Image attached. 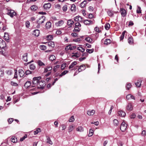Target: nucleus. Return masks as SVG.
I'll list each match as a JSON object with an SVG mask.
<instances>
[{"mask_svg":"<svg viewBox=\"0 0 146 146\" xmlns=\"http://www.w3.org/2000/svg\"><path fill=\"white\" fill-rule=\"evenodd\" d=\"M41 77L40 76L34 77L33 79L32 82L34 86L33 87H35L36 86H37L39 81V80L41 79Z\"/></svg>","mask_w":146,"mask_h":146,"instance_id":"obj_1","label":"nucleus"},{"mask_svg":"<svg viewBox=\"0 0 146 146\" xmlns=\"http://www.w3.org/2000/svg\"><path fill=\"white\" fill-rule=\"evenodd\" d=\"M7 14L9 16L11 17L12 18L16 15V13L13 10H8Z\"/></svg>","mask_w":146,"mask_h":146,"instance_id":"obj_2","label":"nucleus"},{"mask_svg":"<svg viewBox=\"0 0 146 146\" xmlns=\"http://www.w3.org/2000/svg\"><path fill=\"white\" fill-rule=\"evenodd\" d=\"M45 85V84L44 81H39L37 86V88L42 89L44 88V87Z\"/></svg>","mask_w":146,"mask_h":146,"instance_id":"obj_3","label":"nucleus"},{"mask_svg":"<svg viewBox=\"0 0 146 146\" xmlns=\"http://www.w3.org/2000/svg\"><path fill=\"white\" fill-rule=\"evenodd\" d=\"M45 17L44 16H42L38 18L37 21L38 24H41L43 23L45 21Z\"/></svg>","mask_w":146,"mask_h":146,"instance_id":"obj_4","label":"nucleus"},{"mask_svg":"<svg viewBox=\"0 0 146 146\" xmlns=\"http://www.w3.org/2000/svg\"><path fill=\"white\" fill-rule=\"evenodd\" d=\"M6 46V43L5 41L1 38H0V48H3Z\"/></svg>","mask_w":146,"mask_h":146,"instance_id":"obj_5","label":"nucleus"},{"mask_svg":"<svg viewBox=\"0 0 146 146\" xmlns=\"http://www.w3.org/2000/svg\"><path fill=\"white\" fill-rule=\"evenodd\" d=\"M133 107L131 103H129L126 106V109L127 111H131L133 110Z\"/></svg>","mask_w":146,"mask_h":146,"instance_id":"obj_6","label":"nucleus"},{"mask_svg":"<svg viewBox=\"0 0 146 146\" xmlns=\"http://www.w3.org/2000/svg\"><path fill=\"white\" fill-rule=\"evenodd\" d=\"M83 23L84 24L87 25H92L93 23L92 21L90 20H89L88 19L84 20Z\"/></svg>","mask_w":146,"mask_h":146,"instance_id":"obj_7","label":"nucleus"},{"mask_svg":"<svg viewBox=\"0 0 146 146\" xmlns=\"http://www.w3.org/2000/svg\"><path fill=\"white\" fill-rule=\"evenodd\" d=\"M51 4L50 3H45L43 5V7L44 9L48 10L51 7Z\"/></svg>","mask_w":146,"mask_h":146,"instance_id":"obj_8","label":"nucleus"},{"mask_svg":"<svg viewBox=\"0 0 146 146\" xmlns=\"http://www.w3.org/2000/svg\"><path fill=\"white\" fill-rule=\"evenodd\" d=\"M64 23V21L62 20H61L56 22L55 23V25L57 27H59L62 25Z\"/></svg>","mask_w":146,"mask_h":146,"instance_id":"obj_9","label":"nucleus"},{"mask_svg":"<svg viewBox=\"0 0 146 146\" xmlns=\"http://www.w3.org/2000/svg\"><path fill=\"white\" fill-rule=\"evenodd\" d=\"M120 11L122 16L124 17L126 15V11L124 9L121 8L120 9Z\"/></svg>","mask_w":146,"mask_h":146,"instance_id":"obj_10","label":"nucleus"},{"mask_svg":"<svg viewBox=\"0 0 146 146\" xmlns=\"http://www.w3.org/2000/svg\"><path fill=\"white\" fill-rule=\"evenodd\" d=\"M86 68V67L84 65L80 66L78 69V72H80L83 70H84Z\"/></svg>","mask_w":146,"mask_h":146,"instance_id":"obj_11","label":"nucleus"},{"mask_svg":"<svg viewBox=\"0 0 146 146\" xmlns=\"http://www.w3.org/2000/svg\"><path fill=\"white\" fill-rule=\"evenodd\" d=\"M118 113L119 115L122 117H124L126 115L125 113L122 111H118Z\"/></svg>","mask_w":146,"mask_h":146,"instance_id":"obj_12","label":"nucleus"},{"mask_svg":"<svg viewBox=\"0 0 146 146\" xmlns=\"http://www.w3.org/2000/svg\"><path fill=\"white\" fill-rule=\"evenodd\" d=\"M95 111L94 110H88L87 111V114L89 115H93L95 113Z\"/></svg>","mask_w":146,"mask_h":146,"instance_id":"obj_13","label":"nucleus"},{"mask_svg":"<svg viewBox=\"0 0 146 146\" xmlns=\"http://www.w3.org/2000/svg\"><path fill=\"white\" fill-rule=\"evenodd\" d=\"M39 30L36 29L34 31L33 34L36 36H39Z\"/></svg>","mask_w":146,"mask_h":146,"instance_id":"obj_14","label":"nucleus"},{"mask_svg":"<svg viewBox=\"0 0 146 146\" xmlns=\"http://www.w3.org/2000/svg\"><path fill=\"white\" fill-rule=\"evenodd\" d=\"M142 82V80L141 79L137 80V82L135 83L136 86L138 87H139L141 86V84Z\"/></svg>","mask_w":146,"mask_h":146,"instance_id":"obj_15","label":"nucleus"},{"mask_svg":"<svg viewBox=\"0 0 146 146\" xmlns=\"http://www.w3.org/2000/svg\"><path fill=\"white\" fill-rule=\"evenodd\" d=\"M4 38L5 40L8 41L9 40V36L7 33H5Z\"/></svg>","mask_w":146,"mask_h":146,"instance_id":"obj_16","label":"nucleus"},{"mask_svg":"<svg viewBox=\"0 0 146 146\" xmlns=\"http://www.w3.org/2000/svg\"><path fill=\"white\" fill-rule=\"evenodd\" d=\"M48 45L50 47H54V42L52 41H50L47 42Z\"/></svg>","mask_w":146,"mask_h":146,"instance_id":"obj_17","label":"nucleus"},{"mask_svg":"<svg viewBox=\"0 0 146 146\" xmlns=\"http://www.w3.org/2000/svg\"><path fill=\"white\" fill-rule=\"evenodd\" d=\"M19 75L20 77H22L25 74L24 71L22 69H19Z\"/></svg>","mask_w":146,"mask_h":146,"instance_id":"obj_18","label":"nucleus"},{"mask_svg":"<svg viewBox=\"0 0 146 146\" xmlns=\"http://www.w3.org/2000/svg\"><path fill=\"white\" fill-rule=\"evenodd\" d=\"M74 23V21L71 19L69 20L67 22V24L70 27H71Z\"/></svg>","mask_w":146,"mask_h":146,"instance_id":"obj_19","label":"nucleus"},{"mask_svg":"<svg viewBox=\"0 0 146 146\" xmlns=\"http://www.w3.org/2000/svg\"><path fill=\"white\" fill-rule=\"evenodd\" d=\"M85 40L88 42L92 43L94 42V41H93L92 39L89 37H86L85 38Z\"/></svg>","mask_w":146,"mask_h":146,"instance_id":"obj_20","label":"nucleus"},{"mask_svg":"<svg viewBox=\"0 0 146 146\" xmlns=\"http://www.w3.org/2000/svg\"><path fill=\"white\" fill-rule=\"evenodd\" d=\"M27 53H25L24 54V55L22 56V59L25 62L27 61L28 60L27 58Z\"/></svg>","mask_w":146,"mask_h":146,"instance_id":"obj_21","label":"nucleus"},{"mask_svg":"<svg viewBox=\"0 0 146 146\" xmlns=\"http://www.w3.org/2000/svg\"><path fill=\"white\" fill-rule=\"evenodd\" d=\"M52 66H48L46 68L44 69V72H46L48 71H50L52 70Z\"/></svg>","mask_w":146,"mask_h":146,"instance_id":"obj_22","label":"nucleus"},{"mask_svg":"<svg viewBox=\"0 0 146 146\" xmlns=\"http://www.w3.org/2000/svg\"><path fill=\"white\" fill-rule=\"evenodd\" d=\"M76 64V61H74L69 66V68L70 69L72 68Z\"/></svg>","mask_w":146,"mask_h":146,"instance_id":"obj_23","label":"nucleus"},{"mask_svg":"<svg viewBox=\"0 0 146 146\" xmlns=\"http://www.w3.org/2000/svg\"><path fill=\"white\" fill-rule=\"evenodd\" d=\"M81 29V28L75 27L73 31L74 32H79L80 31Z\"/></svg>","mask_w":146,"mask_h":146,"instance_id":"obj_24","label":"nucleus"},{"mask_svg":"<svg viewBox=\"0 0 146 146\" xmlns=\"http://www.w3.org/2000/svg\"><path fill=\"white\" fill-rule=\"evenodd\" d=\"M127 124L125 122L123 121L121 123L120 128L123 127H125V128H127Z\"/></svg>","mask_w":146,"mask_h":146,"instance_id":"obj_25","label":"nucleus"},{"mask_svg":"<svg viewBox=\"0 0 146 146\" xmlns=\"http://www.w3.org/2000/svg\"><path fill=\"white\" fill-rule=\"evenodd\" d=\"M31 84V82L30 81H27L25 84V86L27 88H28L30 86Z\"/></svg>","mask_w":146,"mask_h":146,"instance_id":"obj_26","label":"nucleus"},{"mask_svg":"<svg viewBox=\"0 0 146 146\" xmlns=\"http://www.w3.org/2000/svg\"><path fill=\"white\" fill-rule=\"evenodd\" d=\"M47 137V141L46 142L48 143H49L50 145H52L53 144L51 140L49 137L46 136Z\"/></svg>","mask_w":146,"mask_h":146,"instance_id":"obj_27","label":"nucleus"},{"mask_svg":"<svg viewBox=\"0 0 146 146\" xmlns=\"http://www.w3.org/2000/svg\"><path fill=\"white\" fill-rule=\"evenodd\" d=\"M51 23L50 22H48L46 24V26L47 29H49L51 27Z\"/></svg>","mask_w":146,"mask_h":146,"instance_id":"obj_28","label":"nucleus"},{"mask_svg":"<svg viewBox=\"0 0 146 146\" xmlns=\"http://www.w3.org/2000/svg\"><path fill=\"white\" fill-rule=\"evenodd\" d=\"M31 8L32 11H35L37 9L38 7L35 5H33L31 7Z\"/></svg>","mask_w":146,"mask_h":146,"instance_id":"obj_29","label":"nucleus"},{"mask_svg":"<svg viewBox=\"0 0 146 146\" xmlns=\"http://www.w3.org/2000/svg\"><path fill=\"white\" fill-rule=\"evenodd\" d=\"M68 72V70H64L59 75V76L60 77H61L65 75Z\"/></svg>","mask_w":146,"mask_h":146,"instance_id":"obj_30","label":"nucleus"},{"mask_svg":"<svg viewBox=\"0 0 146 146\" xmlns=\"http://www.w3.org/2000/svg\"><path fill=\"white\" fill-rule=\"evenodd\" d=\"M133 39L132 37H129L128 39V42L130 44H132L133 43Z\"/></svg>","mask_w":146,"mask_h":146,"instance_id":"obj_31","label":"nucleus"},{"mask_svg":"<svg viewBox=\"0 0 146 146\" xmlns=\"http://www.w3.org/2000/svg\"><path fill=\"white\" fill-rule=\"evenodd\" d=\"M107 13L108 15L110 17L113 16V12L111 10H109L107 11Z\"/></svg>","mask_w":146,"mask_h":146,"instance_id":"obj_32","label":"nucleus"},{"mask_svg":"<svg viewBox=\"0 0 146 146\" xmlns=\"http://www.w3.org/2000/svg\"><path fill=\"white\" fill-rule=\"evenodd\" d=\"M126 32L125 31H124L122 33V34L121 35V36H120V40H122L124 37V35L125 34V33H126Z\"/></svg>","mask_w":146,"mask_h":146,"instance_id":"obj_33","label":"nucleus"},{"mask_svg":"<svg viewBox=\"0 0 146 146\" xmlns=\"http://www.w3.org/2000/svg\"><path fill=\"white\" fill-rule=\"evenodd\" d=\"M11 141L13 143H16L17 141V138L15 137H12L11 138Z\"/></svg>","mask_w":146,"mask_h":146,"instance_id":"obj_34","label":"nucleus"},{"mask_svg":"<svg viewBox=\"0 0 146 146\" xmlns=\"http://www.w3.org/2000/svg\"><path fill=\"white\" fill-rule=\"evenodd\" d=\"M110 26L108 23H107L105 24V28L106 30H108L110 28Z\"/></svg>","mask_w":146,"mask_h":146,"instance_id":"obj_35","label":"nucleus"},{"mask_svg":"<svg viewBox=\"0 0 146 146\" xmlns=\"http://www.w3.org/2000/svg\"><path fill=\"white\" fill-rule=\"evenodd\" d=\"M87 3V1L84 0L80 4V6L82 7H84L85 5Z\"/></svg>","mask_w":146,"mask_h":146,"instance_id":"obj_36","label":"nucleus"},{"mask_svg":"<svg viewBox=\"0 0 146 146\" xmlns=\"http://www.w3.org/2000/svg\"><path fill=\"white\" fill-rule=\"evenodd\" d=\"M71 44L67 46L65 48V50L66 51H68L69 50H70Z\"/></svg>","mask_w":146,"mask_h":146,"instance_id":"obj_37","label":"nucleus"},{"mask_svg":"<svg viewBox=\"0 0 146 146\" xmlns=\"http://www.w3.org/2000/svg\"><path fill=\"white\" fill-rule=\"evenodd\" d=\"M77 49L82 52H83L85 51V49L81 47H79L77 48Z\"/></svg>","mask_w":146,"mask_h":146,"instance_id":"obj_38","label":"nucleus"},{"mask_svg":"<svg viewBox=\"0 0 146 146\" xmlns=\"http://www.w3.org/2000/svg\"><path fill=\"white\" fill-rule=\"evenodd\" d=\"M111 42V40L109 39H106L104 41V44L106 45H108Z\"/></svg>","mask_w":146,"mask_h":146,"instance_id":"obj_39","label":"nucleus"},{"mask_svg":"<svg viewBox=\"0 0 146 146\" xmlns=\"http://www.w3.org/2000/svg\"><path fill=\"white\" fill-rule=\"evenodd\" d=\"M46 39L48 40H52L53 39V36L52 35H49L47 36L46 37Z\"/></svg>","mask_w":146,"mask_h":146,"instance_id":"obj_40","label":"nucleus"},{"mask_svg":"<svg viewBox=\"0 0 146 146\" xmlns=\"http://www.w3.org/2000/svg\"><path fill=\"white\" fill-rule=\"evenodd\" d=\"M76 7L74 4H72L70 9V10L72 11H75L76 10Z\"/></svg>","mask_w":146,"mask_h":146,"instance_id":"obj_41","label":"nucleus"},{"mask_svg":"<svg viewBox=\"0 0 146 146\" xmlns=\"http://www.w3.org/2000/svg\"><path fill=\"white\" fill-rule=\"evenodd\" d=\"M113 124L115 126L117 125L119 123L118 121L116 119H114L113 120Z\"/></svg>","mask_w":146,"mask_h":146,"instance_id":"obj_42","label":"nucleus"},{"mask_svg":"<svg viewBox=\"0 0 146 146\" xmlns=\"http://www.w3.org/2000/svg\"><path fill=\"white\" fill-rule=\"evenodd\" d=\"M41 131V130L40 128H37L36 130L34 131V134L36 135L39 132H40Z\"/></svg>","mask_w":146,"mask_h":146,"instance_id":"obj_43","label":"nucleus"},{"mask_svg":"<svg viewBox=\"0 0 146 146\" xmlns=\"http://www.w3.org/2000/svg\"><path fill=\"white\" fill-rule=\"evenodd\" d=\"M30 68L31 70H34L35 68V66L33 64H31L30 66Z\"/></svg>","mask_w":146,"mask_h":146,"instance_id":"obj_44","label":"nucleus"},{"mask_svg":"<svg viewBox=\"0 0 146 146\" xmlns=\"http://www.w3.org/2000/svg\"><path fill=\"white\" fill-rule=\"evenodd\" d=\"M94 130L91 129H90L89 131V133L88 134V136L89 137H91L93 134Z\"/></svg>","mask_w":146,"mask_h":146,"instance_id":"obj_45","label":"nucleus"},{"mask_svg":"<svg viewBox=\"0 0 146 146\" xmlns=\"http://www.w3.org/2000/svg\"><path fill=\"white\" fill-rule=\"evenodd\" d=\"M86 51L87 52L89 53H91L94 52V49H87L86 50Z\"/></svg>","mask_w":146,"mask_h":146,"instance_id":"obj_46","label":"nucleus"},{"mask_svg":"<svg viewBox=\"0 0 146 146\" xmlns=\"http://www.w3.org/2000/svg\"><path fill=\"white\" fill-rule=\"evenodd\" d=\"M46 48V46L44 45H41L40 46V48L42 50H45Z\"/></svg>","mask_w":146,"mask_h":146,"instance_id":"obj_47","label":"nucleus"},{"mask_svg":"<svg viewBox=\"0 0 146 146\" xmlns=\"http://www.w3.org/2000/svg\"><path fill=\"white\" fill-rule=\"evenodd\" d=\"M49 59L50 60L52 61L55 59V57L54 55H51L49 57Z\"/></svg>","mask_w":146,"mask_h":146,"instance_id":"obj_48","label":"nucleus"},{"mask_svg":"<svg viewBox=\"0 0 146 146\" xmlns=\"http://www.w3.org/2000/svg\"><path fill=\"white\" fill-rule=\"evenodd\" d=\"M11 84L12 86H17L18 85V84L17 83L13 81L11 82Z\"/></svg>","mask_w":146,"mask_h":146,"instance_id":"obj_49","label":"nucleus"},{"mask_svg":"<svg viewBox=\"0 0 146 146\" xmlns=\"http://www.w3.org/2000/svg\"><path fill=\"white\" fill-rule=\"evenodd\" d=\"M63 11L64 12H65L66 11L67 9V6L66 5H65L63 6L62 8Z\"/></svg>","mask_w":146,"mask_h":146,"instance_id":"obj_50","label":"nucleus"},{"mask_svg":"<svg viewBox=\"0 0 146 146\" xmlns=\"http://www.w3.org/2000/svg\"><path fill=\"white\" fill-rule=\"evenodd\" d=\"M75 27H78L81 28V24L79 22H77L75 23Z\"/></svg>","mask_w":146,"mask_h":146,"instance_id":"obj_51","label":"nucleus"},{"mask_svg":"<svg viewBox=\"0 0 146 146\" xmlns=\"http://www.w3.org/2000/svg\"><path fill=\"white\" fill-rule=\"evenodd\" d=\"M38 65L40 66H42L44 65V63L42 62V61H41L40 60L38 61Z\"/></svg>","mask_w":146,"mask_h":146,"instance_id":"obj_52","label":"nucleus"},{"mask_svg":"<svg viewBox=\"0 0 146 146\" xmlns=\"http://www.w3.org/2000/svg\"><path fill=\"white\" fill-rule=\"evenodd\" d=\"M138 8L136 11V12L137 13H141V8L137 6Z\"/></svg>","mask_w":146,"mask_h":146,"instance_id":"obj_53","label":"nucleus"},{"mask_svg":"<svg viewBox=\"0 0 146 146\" xmlns=\"http://www.w3.org/2000/svg\"><path fill=\"white\" fill-rule=\"evenodd\" d=\"M60 66V65H57L55 66L53 68V70L54 72H56L57 68H59Z\"/></svg>","mask_w":146,"mask_h":146,"instance_id":"obj_54","label":"nucleus"},{"mask_svg":"<svg viewBox=\"0 0 146 146\" xmlns=\"http://www.w3.org/2000/svg\"><path fill=\"white\" fill-rule=\"evenodd\" d=\"M75 119L74 116H72L70 118L69 121L72 122L74 121Z\"/></svg>","mask_w":146,"mask_h":146,"instance_id":"obj_55","label":"nucleus"},{"mask_svg":"<svg viewBox=\"0 0 146 146\" xmlns=\"http://www.w3.org/2000/svg\"><path fill=\"white\" fill-rule=\"evenodd\" d=\"M4 75V70L0 69V77H2Z\"/></svg>","mask_w":146,"mask_h":146,"instance_id":"obj_56","label":"nucleus"},{"mask_svg":"<svg viewBox=\"0 0 146 146\" xmlns=\"http://www.w3.org/2000/svg\"><path fill=\"white\" fill-rule=\"evenodd\" d=\"M27 137V135L26 134L23 137L20 138V141H23Z\"/></svg>","mask_w":146,"mask_h":146,"instance_id":"obj_57","label":"nucleus"},{"mask_svg":"<svg viewBox=\"0 0 146 146\" xmlns=\"http://www.w3.org/2000/svg\"><path fill=\"white\" fill-rule=\"evenodd\" d=\"M17 70H15V74L14 76V78H17Z\"/></svg>","mask_w":146,"mask_h":146,"instance_id":"obj_58","label":"nucleus"},{"mask_svg":"<svg viewBox=\"0 0 146 146\" xmlns=\"http://www.w3.org/2000/svg\"><path fill=\"white\" fill-rule=\"evenodd\" d=\"M131 87V85L130 84H128L126 86V88L127 90H129Z\"/></svg>","mask_w":146,"mask_h":146,"instance_id":"obj_59","label":"nucleus"},{"mask_svg":"<svg viewBox=\"0 0 146 146\" xmlns=\"http://www.w3.org/2000/svg\"><path fill=\"white\" fill-rule=\"evenodd\" d=\"M30 25V22L28 21H27L26 22L25 25L27 28H29V27Z\"/></svg>","mask_w":146,"mask_h":146,"instance_id":"obj_60","label":"nucleus"},{"mask_svg":"<svg viewBox=\"0 0 146 146\" xmlns=\"http://www.w3.org/2000/svg\"><path fill=\"white\" fill-rule=\"evenodd\" d=\"M135 115L134 113H132L130 115V117L131 119H134L135 117Z\"/></svg>","mask_w":146,"mask_h":146,"instance_id":"obj_61","label":"nucleus"},{"mask_svg":"<svg viewBox=\"0 0 146 146\" xmlns=\"http://www.w3.org/2000/svg\"><path fill=\"white\" fill-rule=\"evenodd\" d=\"M66 63H64L61 65V69L63 70L66 67Z\"/></svg>","mask_w":146,"mask_h":146,"instance_id":"obj_62","label":"nucleus"},{"mask_svg":"<svg viewBox=\"0 0 146 146\" xmlns=\"http://www.w3.org/2000/svg\"><path fill=\"white\" fill-rule=\"evenodd\" d=\"M79 16H77L74 18V20L75 21L78 22L79 21Z\"/></svg>","mask_w":146,"mask_h":146,"instance_id":"obj_63","label":"nucleus"},{"mask_svg":"<svg viewBox=\"0 0 146 146\" xmlns=\"http://www.w3.org/2000/svg\"><path fill=\"white\" fill-rule=\"evenodd\" d=\"M7 74L9 75H10L12 74V71L11 70H7L6 71Z\"/></svg>","mask_w":146,"mask_h":146,"instance_id":"obj_64","label":"nucleus"}]
</instances>
